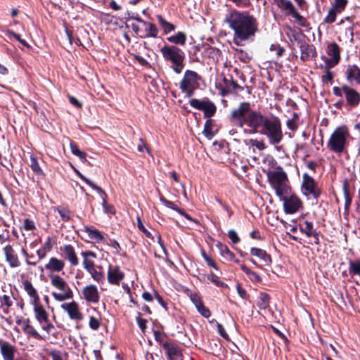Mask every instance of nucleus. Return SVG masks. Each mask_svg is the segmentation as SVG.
<instances>
[{"label":"nucleus","instance_id":"f257e3e1","mask_svg":"<svg viewBox=\"0 0 360 360\" xmlns=\"http://www.w3.org/2000/svg\"><path fill=\"white\" fill-rule=\"evenodd\" d=\"M231 122L238 127H249V133L266 136L272 145L279 143L283 139L281 124L278 119L271 120L259 111L251 109L250 104L242 102L231 111Z\"/></svg>","mask_w":360,"mask_h":360},{"label":"nucleus","instance_id":"f03ea898","mask_svg":"<svg viewBox=\"0 0 360 360\" xmlns=\"http://www.w3.org/2000/svg\"><path fill=\"white\" fill-rule=\"evenodd\" d=\"M224 22L233 31V42L237 46L254 37L258 31L256 18L248 12L231 11L226 15Z\"/></svg>","mask_w":360,"mask_h":360},{"label":"nucleus","instance_id":"7ed1b4c3","mask_svg":"<svg viewBox=\"0 0 360 360\" xmlns=\"http://www.w3.org/2000/svg\"><path fill=\"white\" fill-rule=\"evenodd\" d=\"M266 176L271 187L280 198L290 192L291 188L289 185L287 174L282 168L278 167L275 170L268 171Z\"/></svg>","mask_w":360,"mask_h":360},{"label":"nucleus","instance_id":"20e7f679","mask_svg":"<svg viewBox=\"0 0 360 360\" xmlns=\"http://www.w3.org/2000/svg\"><path fill=\"white\" fill-rule=\"evenodd\" d=\"M50 284L53 290L51 295L55 300L63 302L73 297V292L68 283L59 274H50L48 275Z\"/></svg>","mask_w":360,"mask_h":360},{"label":"nucleus","instance_id":"39448f33","mask_svg":"<svg viewBox=\"0 0 360 360\" xmlns=\"http://www.w3.org/2000/svg\"><path fill=\"white\" fill-rule=\"evenodd\" d=\"M350 136L347 127L343 125L337 127L331 134L328 142V148L335 153H342L349 143Z\"/></svg>","mask_w":360,"mask_h":360},{"label":"nucleus","instance_id":"423d86ee","mask_svg":"<svg viewBox=\"0 0 360 360\" xmlns=\"http://www.w3.org/2000/svg\"><path fill=\"white\" fill-rule=\"evenodd\" d=\"M200 79V77L195 71L188 70L184 72L179 88L187 97H191L195 89L198 87Z\"/></svg>","mask_w":360,"mask_h":360},{"label":"nucleus","instance_id":"0eeeda50","mask_svg":"<svg viewBox=\"0 0 360 360\" xmlns=\"http://www.w3.org/2000/svg\"><path fill=\"white\" fill-rule=\"evenodd\" d=\"M328 58H324L323 69H331L338 64L340 60V48L335 42L328 44L326 49Z\"/></svg>","mask_w":360,"mask_h":360},{"label":"nucleus","instance_id":"6e6552de","mask_svg":"<svg viewBox=\"0 0 360 360\" xmlns=\"http://www.w3.org/2000/svg\"><path fill=\"white\" fill-rule=\"evenodd\" d=\"M301 190L302 194L307 197L311 195L314 198L317 199L320 195V190L316 183L314 179L307 173H304L302 176Z\"/></svg>","mask_w":360,"mask_h":360},{"label":"nucleus","instance_id":"1a4fd4ad","mask_svg":"<svg viewBox=\"0 0 360 360\" xmlns=\"http://www.w3.org/2000/svg\"><path fill=\"white\" fill-rule=\"evenodd\" d=\"M160 52L164 59L170 61L172 64L184 60V52L176 46L165 45L161 48Z\"/></svg>","mask_w":360,"mask_h":360},{"label":"nucleus","instance_id":"9d476101","mask_svg":"<svg viewBox=\"0 0 360 360\" xmlns=\"http://www.w3.org/2000/svg\"><path fill=\"white\" fill-rule=\"evenodd\" d=\"M280 199L283 202L284 212L287 214H294L302 207V200L295 194L290 196L283 195Z\"/></svg>","mask_w":360,"mask_h":360},{"label":"nucleus","instance_id":"9b49d317","mask_svg":"<svg viewBox=\"0 0 360 360\" xmlns=\"http://www.w3.org/2000/svg\"><path fill=\"white\" fill-rule=\"evenodd\" d=\"M190 105L198 110L204 111L206 117H212L216 112V106L214 104L207 100H198L193 98L189 101Z\"/></svg>","mask_w":360,"mask_h":360},{"label":"nucleus","instance_id":"f8f14e48","mask_svg":"<svg viewBox=\"0 0 360 360\" xmlns=\"http://www.w3.org/2000/svg\"><path fill=\"white\" fill-rule=\"evenodd\" d=\"M342 91L346 101L350 106L354 108L359 105L360 94L356 89L349 85L343 84Z\"/></svg>","mask_w":360,"mask_h":360},{"label":"nucleus","instance_id":"ddd939ff","mask_svg":"<svg viewBox=\"0 0 360 360\" xmlns=\"http://www.w3.org/2000/svg\"><path fill=\"white\" fill-rule=\"evenodd\" d=\"M124 277V273L121 271L119 266L109 265L107 278L109 283L119 285Z\"/></svg>","mask_w":360,"mask_h":360},{"label":"nucleus","instance_id":"4468645a","mask_svg":"<svg viewBox=\"0 0 360 360\" xmlns=\"http://www.w3.org/2000/svg\"><path fill=\"white\" fill-rule=\"evenodd\" d=\"M82 295L84 299L91 303H98L100 300L99 292L97 286L94 284L86 285L82 289Z\"/></svg>","mask_w":360,"mask_h":360},{"label":"nucleus","instance_id":"2eb2a0df","mask_svg":"<svg viewBox=\"0 0 360 360\" xmlns=\"http://www.w3.org/2000/svg\"><path fill=\"white\" fill-rule=\"evenodd\" d=\"M276 4L280 8L285 11L288 13V14L296 19L301 25H303L302 21L304 20V18L295 11L294 6L290 1L276 0Z\"/></svg>","mask_w":360,"mask_h":360},{"label":"nucleus","instance_id":"dca6fc26","mask_svg":"<svg viewBox=\"0 0 360 360\" xmlns=\"http://www.w3.org/2000/svg\"><path fill=\"white\" fill-rule=\"evenodd\" d=\"M65 266V260L56 257H51L44 265V269L51 274L62 271Z\"/></svg>","mask_w":360,"mask_h":360},{"label":"nucleus","instance_id":"f3484780","mask_svg":"<svg viewBox=\"0 0 360 360\" xmlns=\"http://www.w3.org/2000/svg\"><path fill=\"white\" fill-rule=\"evenodd\" d=\"M16 348L9 342L0 340V354L4 360H14Z\"/></svg>","mask_w":360,"mask_h":360},{"label":"nucleus","instance_id":"a211bd4d","mask_svg":"<svg viewBox=\"0 0 360 360\" xmlns=\"http://www.w3.org/2000/svg\"><path fill=\"white\" fill-rule=\"evenodd\" d=\"M61 308L68 313L71 319L81 320L82 319V314L80 312L79 305L76 302L63 303Z\"/></svg>","mask_w":360,"mask_h":360},{"label":"nucleus","instance_id":"6ab92c4d","mask_svg":"<svg viewBox=\"0 0 360 360\" xmlns=\"http://www.w3.org/2000/svg\"><path fill=\"white\" fill-rule=\"evenodd\" d=\"M169 360H182L181 352L176 345L165 342L162 345Z\"/></svg>","mask_w":360,"mask_h":360},{"label":"nucleus","instance_id":"aec40b11","mask_svg":"<svg viewBox=\"0 0 360 360\" xmlns=\"http://www.w3.org/2000/svg\"><path fill=\"white\" fill-rule=\"evenodd\" d=\"M345 76L349 83L360 84V68L356 65H348Z\"/></svg>","mask_w":360,"mask_h":360},{"label":"nucleus","instance_id":"412c9836","mask_svg":"<svg viewBox=\"0 0 360 360\" xmlns=\"http://www.w3.org/2000/svg\"><path fill=\"white\" fill-rule=\"evenodd\" d=\"M4 252L6 257V260L8 262L11 267L15 268L20 265L18 257L11 245H6L4 248Z\"/></svg>","mask_w":360,"mask_h":360},{"label":"nucleus","instance_id":"4be33fe9","mask_svg":"<svg viewBox=\"0 0 360 360\" xmlns=\"http://www.w3.org/2000/svg\"><path fill=\"white\" fill-rule=\"evenodd\" d=\"M60 251L63 252L65 257L69 261L72 266H75L78 265V257L74 248L71 245H65L63 247H60Z\"/></svg>","mask_w":360,"mask_h":360},{"label":"nucleus","instance_id":"5701e85b","mask_svg":"<svg viewBox=\"0 0 360 360\" xmlns=\"http://www.w3.org/2000/svg\"><path fill=\"white\" fill-rule=\"evenodd\" d=\"M82 231L86 233L89 239L97 243H103L105 242V238L102 233L98 229L89 226H84Z\"/></svg>","mask_w":360,"mask_h":360},{"label":"nucleus","instance_id":"b1692460","mask_svg":"<svg viewBox=\"0 0 360 360\" xmlns=\"http://www.w3.org/2000/svg\"><path fill=\"white\" fill-rule=\"evenodd\" d=\"M34 312L35 319L39 323L48 321L49 314L39 302L32 304Z\"/></svg>","mask_w":360,"mask_h":360},{"label":"nucleus","instance_id":"393cba45","mask_svg":"<svg viewBox=\"0 0 360 360\" xmlns=\"http://www.w3.org/2000/svg\"><path fill=\"white\" fill-rule=\"evenodd\" d=\"M24 290L30 297L31 304H34L39 302V297L37 290L34 288L32 283L27 280L22 283Z\"/></svg>","mask_w":360,"mask_h":360},{"label":"nucleus","instance_id":"a878e982","mask_svg":"<svg viewBox=\"0 0 360 360\" xmlns=\"http://www.w3.org/2000/svg\"><path fill=\"white\" fill-rule=\"evenodd\" d=\"M136 20L140 23H141L143 25V26L144 27L145 32H146L145 36L146 37L155 38L158 36V30L156 27L155 25H154L153 23H151V22H146V21L141 20V18H137Z\"/></svg>","mask_w":360,"mask_h":360},{"label":"nucleus","instance_id":"bb28decb","mask_svg":"<svg viewBox=\"0 0 360 360\" xmlns=\"http://www.w3.org/2000/svg\"><path fill=\"white\" fill-rule=\"evenodd\" d=\"M250 252L252 255L255 256L262 261H264L266 264H269L271 262V257L267 255L266 252L262 249L252 248L250 250Z\"/></svg>","mask_w":360,"mask_h":360},{"label":"nucleus","instance_id":"cd10ccee","mask_svg":"<svg viewBox=\"0 0 360 360\" xmlns=\"http://www.w3.org/2000/svg\"><path fill=\"white\" fill-rule=\"evenodd\" d=\"M167 41L174 44L184 45L186 41V35L183 32H179L176 34L167 37Z\"/></svg>","mask_w":360,"mask_h":360},{"label":"nucleus","instance_id":"c85d7f7f","mask_svg":"<svg viewBox=\"0 0 360 360\" xmlns=\"http://www.w3.org/2000/svg\"><path fill=\"white\" fill-rule=\"evenodd\" d=\"M224 82L226 85V88H223L221 90V94L224 96L229 94L231 90H236L237 89L240 88V86L232 79H227L224 78Z\"/></svg>","mask_w":360,"mask_h":360},{"label":"nucleus","instance_id":"c756f323","mask_svg":"<svg viewBox=\"0 0 360 360\" xmlns=\"http://www.w3.org/2000/svg\"><path fill=\"white\" fill-rule=\"evenodd\" d=\"M87 272L91 275V277L94 281L98 283H103L105 278L104 271H98L95 266Z\"/></svg>","mask_w":360,"mask_h":360},{"label":"nucleus","instance_id":"7c9ffc66","mask_svg":"<svg viewBox=\"0 0 360 360\" xmlns=\"http://www.w3.org/2000/svg\"><path fill=\"white\" fill-rule=\"evenodd\" d=\"M22 330L26 334L31 335L37 339H39L41 338L40 335L34 329V328L32 326L29 324L28 321H25L22 323Z\"/></svg>","mask_w":360,"mask_h":360},{"label":"nucleus","instance_id":"2f4dec72","mask_svg":"<svg viewBox=\"0 0 360 360\" xmlns=\"http://www.w3.org/2000/svg\"><path fill=\"white\" fill-rule=\"evenodd\" d=\"M101 194V197L102 199V204L105 212L110 214H113L115 212V208L112 205H108L106 201L107 195L104 192L103 190L101 189V191H98Z\"/></svg>","mask_w":360,"mask_h":360},{"label":"nucleus","instance_id":"473e14b6","mask_svg":"<svg viewBox=\"0 0 360 360\" xmlns=\"http://www.w3.org/2000/svg\"><path fill=\"white\" fill-rule=\"evenodd\" d=\"M348 271L351 276H360V260L349 261Z\"/></svg>","mask_w":360,"mask_h":360},{"label":"nucleus","instance_id":"72a5a7b5","mask_svg":"<svg viewBox=\"0 0 360 360\" xmlns=\"http://www.w3.org/2000/svg\"><path fill=\"white\" fill-rule=\"evenodd\" d=\"M158 22L162 26V29L164 30V32L167 34L171 32L172 31H174L175 29V26L172 25V23L167 22L165 20L161 15L157 16Z\"/></svg>","mask_w":360,"mask_h":360},{"label":"nucleus","instance_id":"f704fd0d","mask_svg":"<svg viewBox=\"0 0 360 360\" xmlns=\"http://www.w3.org/2000/svg\"><path fill=\"white\" fill-rule=\"evenodd\" d=\"M70 147L71 152L72 153V154L77 156L80 159V160H82V162H84L86 160V153L85 152L80 150L76 144H75L72 142H70Z\"/></svg>","mask_w":360,"mask_h":360},{"label":"nucleus","instance_id":"c9c22d12","mask_svg":"<svg viewBox=\"0 0 360 360\" xmlns=\"http://www.w3.org/2000/svg\"><path fill=\"white\" fill-rule=\"evenodd\" d=\"M300 230L307 236H315L316 234L313 229L312 223L307 221H304V226H301Z\"/></svg>","mask_w":360,"mask_h":360},{"label":"nucleus","instance_id":"e433bc0d","mask_svg":"<svg viewBox=\"0 0 360 360\" xmlns=\"http://www.w3.org/2000/svg\"><path fill=\"white\" fill-rule=\"evenodd\" d=\"M30 166L32 171L37 175H41L43 174L42 169H41L37 160L35 157L31 156L30 157Z\"/></svg>","mask_w":360,"mask_h":360},{"label":"nucleus","instance_id":"4c0bfd02","mask_svg":"<svg viewBox=\"0 0 360 360\" xmlns=\"http://www.w3.org/2000/svg\"><path fill=\"white\" fill-rule=\"evenodd\" d=\"M269 304V297L265 293H261L259 295V301L257 303L258 307L260 309H266Z\"/></svg>","mask_w":360,"mask_h":360},{"label":"nucleus","instance_id":"58836bf2","mask_svg":"<svg viewBox=\"0 0 360 360\" xmlns=\"http://www.w3.org/2000/svg\"><path fill=\"white\" fill-rule=\"evenodd\" d=\"M341 12L342 11H338V10H336L335 8L332 7L328 11V13L325 18V22L327 23L333 22L335 20L337 14Z\"/></svg>","mask_w":360,"mask_h":360},{"label":"nucleus","instance_id":"ea45409f","mask_svg":"<svg viewBox=\"0 0 360 360\" xmlns=\"http://www.w3.org/2000/svg\"><path fill=\"white\" fill-rule=\"evenodd\" d=\"M6 34L8 37V39H11L12 37L15 38L18 40L22 46H26L27 48L30 47V45L24 40L20 38V37L11 30H7L6 32Z\"/></svg>","mask_w":360,"mask_h":360},{"label":"nucleus","instance_id":"a19ab883","mask_svg":"<svg viewBox=\"0 0 360 360\" xmlns=\"http://www.w3.org/2000/svg\"><path fill=\"white\" fill-rule=\"evenodd\" d=\"M14 297L11 293L9 295H4L0 297V301L2 305H5L7 307H10L13 305Z\"/></svg>","mask_w":360,"mask_h":360},{"label":"nucleus","instance_id":"79ce46f5","mask_svg":"<svg viewBox=\"0 0 360 360\" xmlns=\"http://www.w3.org/2000/svg\"><path fill=\"white\" fill-rule=\"evenodd\" d=\"M52 360H68V355L65 352L58 350H53L50 352Z\"/></svg>","mask_w":360,"mask_h":360},{"label":"nucleus","instance_id":"37998d69","mask_svg":"<svg viewBox=\"0 0 360 360\" xmlns=\"http://www.w3.org/2000/svg\"><path fill=\"white\" fill-rule=\"evenodd\" d=\"M207 278L209 281H210L212 283H213L217 286L224 287L226 285V284L224 283H223L222 281H220L219 278L217 275H215L212 273L208 274Z\"/></svg>","mask_w":360,"mask_h":360},{"label":"nucleus","instance_id":"c03bdc74","mask_svg":"<svg viewBox=\"0 0 360 360\" xmlns=\"http://www.w3.org/2000/svg\"><path fill=\"white\" fill-rule=\"evenodd\" d=\"M160 200L162 202V204L168 208H170L173 210L179 212L181 208H179L174 202L167 200L163 197H160Z\"/></svg>","mask_w":360,"mask_h":360},{"label":"nucleus","instance_id":"a18cd8bd","mask_svg":"<svg viewBox=\"0 0 360 360\" xmlns=\"http://www.w3.org/2000/svg\"><path fill=\"white\" fill-rule=\"evenodd\" d=\"M77 174L78 176L89 186H91L93 189L96 190V191H101V188L96 185L94 183H93L91 180L86 178L83 174H82L79 172L77 171Z\"/></svg>","mask_w":360,"mask_h":360},{"label":"nucleus","instance_id":"49530a36","mask_svg":"<svg viewBox=\"0 0 360 360\" xmlns=\"http://www.w3.org/2000/svg\"><path fill=\"white\" fill-rule=\"evenodd\" d=\"M203 134L208 139H211L213 137L214 134L212 132V124L210 121H207L205 122L203 129Z\"/></svg>","mask_w":360,"mask_h":360},{"label":"nucleus","instance_id":"de8ad7c7","mask_svg":"<svg viewBox=\"0 0 360 360\" xmlns=\"http://www.w3.org/2000/svg\"><path fill=\"white\" fill-rule=\"evenodd\" d=\"M198 311L205 318H209L211 315V312L208 308H207L203 303L196 307Z\"/></svg>","mask_w":360,"mask_h":360},{"label":"nucleus","instance_id":"09e8293b","mask_svg":"<svg viewBox=\"0 0 360 360\" xmlns=\"http://www.w3.org/2000/svg\"><path fill=\"white\" fill-rule=\"evenodd\" d=\"M250 144L259 150H263L266 148L263 141H258L257 139H250Z\"/></svg>","mask_w":360,"mask_h":360},{"label":"nucleus","instance_id":"8fccbe9b","mask_svg":"<svg viewBox=\"0 0 360 360\" xmlns=\"http://www.w3.org/2000/svg\"><path fill=\"white\" fill-rule=\"evenodd\" d=\"M189 297L195 307H198L202 303L201 298L196 292H191L189 294Z\"/></svg>","mask_w":360,"mask_h":360},{"label":"nucleus","instance_id":"3c124183","mask_svg":"<svg viewBox=\"0 0 360 360\" xmlns=\"http://www.w3.org/2000/svg\"><path fill=\"white\" fill-rule=\"evenodd\" d=\"M210 322L216 323L217 330L221 337L226 340L229 338L228 334L226 333L223 326L221 323H218L215 319H212Z\"/></svg>","mask_w":360,"mask_h":360},{"label":"nucleus","instance_id":"603ef678","mask_svg":"<svg viewBox=\"0 0 360 360\" xmlns=\"http://www.w3.org/2000/svg\"><path fill=\"white\" fill-rule=\"evenodd\" d=\"M56 210L60 214L61 219L65 221H68L70 219V211L66 208H62L59 209L57 208Z\"/></svg>","mask_w":360,"mask_h":360},{"label":"nucleus","instance_id":"864d4df0","mask_svg":"<svg viewBox=\"0 0 360 360\" xmlns=\"http://www.w3.org/2000/svg\"><path fill=\"white\" fill-rule=\"evenodd\" d=\"M347 0H335L333 7L335 8L338 11H342L347 5Z\"/></svg>","mask_w":360,"mask_h":360},{"label":"nucleus","instance_id":"5fc2aeb1","mask_svg":"<svg viewBox=\"0 0 360 360\" xmlns=\"http://www.w3.org/2000/svg\"><path fill=\"white\" fill-rule=\"evenodd\" d=\"M95 266L94 261L90 259L83 258V267L86 271H89Z\"/></svg>","mask_w":360,"mask_h":360},{"label":"nucleus","instance_id":"6e6d98bb","mask_svg":"<svg viewBox=\"0 0 360 360\" xmlns=\"http://www.w3.org/2000/svg\"><path fill=\"white\" fill-rule=\"evenodd\" d=\"M228 236L231 240L233 243H238L240 241V238L238 237L237 233L233 229H231L228 232Z\"/></svg>","mask_w":360,"mask_h":360},{"label":"nucleus","instance_id":"4d7b16f0","mask_svg":"<svg viewBox=\"0 0 360 360\" xmlns=\"http://www.w3.org/2000/svg\"><path fill=\"white\" fill-rule=\"evenodd\" d=\"M100 321L98 319L94 316H91L89 318V327L93 330H97L98 329L100 326Z\"/></svg>","mask_w":360,"mask_h":360},{"label":"nucleus","instance_id":"13d9d810","mask_svg":"<svg viewBox=\"0 0 360 360\" xmlns=\"http://www.w3.org/2000/svg\"><path fill=\"white\" fill-rule=\"evenodd\" d=\"M23 227L27 231H32L34 229L35 225L33 221L29 219H25L23 222Z\"/></svg>","mask_w":360,"mask_h":360},{"label":"nucleus","instance_id":"bf43d9fd","mask_svg":"<svg viewBox=\"0 0 360 360\" xmlns=\"http://www.w3.org/2000/svg\"><path fill=\"white\" fill-rule=\"evenodd\" d=\"M202 257L208 266L212 267L216 271L219 270L215 262L210 257H208L205 253H202Z\"/></svg>","mask_w":360,"mask_h":360},{"label":"nucleus","instance_id":"052dcab7","mask_svg":"<svg viewBox=\"0 0 360 360\" xmlns=\"http://www.w3.org/2000/svg\"><path fill=\"white\" fill-rule=\"evenodd\" d=\"M236 51L238 52V57L240 60L243 62H248L250 60V58L247 53L244 52L243 50L238 49H237Z\"/></svg>","mask_w":360,"mask_h":360},{"label":"nucleus","instance_id":"680f3d73","mask_svg":"<svg viewBox=\"0 0 360 360\" xmlns=\"http://www.w3.org/2000/svg\"><path fill=\"white\" fill-rule=\"evenodd\" d=\"M184 68V60H180L179 63H173L172 69L176 73L179 74L181 72Z\"/></svg>","mask_w":360,"mask_h":360},{"label":"nucleus","instance_id":"e2e57ef3","mask_svg":"<svg viewBox=\"0 0 360 360\" xmlns=\"http://www.w3.org/2000/svg\"><path fill=\"white\" fill-rule=\"evenodd\" d=\"M217 247L222 257H224L230 250L226 245H224L221 243H218Z\"/></svg>","mask_w":360,"mask_h":360},{"label":"nucleus","instance_id":"0e129e2a","mask_svg":"<svg viewBox=\"0 0 360 360\" xmlns=\"http://www.w3.org/2000/svg\"><path fill=\"white\" fill-rule=\"evenodd\" d=\"M136 322L141 330L144 332L146 328V323L147 321L146 319H141L140 317L136 318Z\"/></svg>","mask_w":360,"mask_h":360},{"label":"nucleus","instance_id":"69168bd1","mask_svg":"<svg viewBox=\"0 0 360 360\" xmlns=\"http://www.w3.org/2000/svg\"><path fill=\"white\" fill-rule=\"evenodd\" d=\"M325 75L322 76V79L323 82L330 81L333 79V75L330 72V69H324Z\"/></svg>","mask_w":360,"mask_h":360},{"label":"nucleus","instance_id":"338daca9","mask_svg":"<svg viewBox=\"0 0 360 360\" xmlns=\"http://www.w3.org/2000/svg\"><path fill=\"white\" fill-rule=\"evenodd\" d=\"M271 51H276V55L278 57L281 56L283 53V49L279 46L272 44L270 47Z\"/></svg>","mask_w":360,"mask_h":360},{"label":"nucleus","instance_id":"774afa93","mask_svg":"<svg viewBox=\"0 0 360 360\" xmlns=\"http://www.w3.org/2000/svg\"><path fill=\"white\" fill-rule=\"evenodd\" d=\"M69 98V101L71 104L75 105L76 107L77 108H82V103H80L76 98H75L74 96H70L68 97Z\"/></svg>","mask_w":360,"mask_h":360}]
</instances>
